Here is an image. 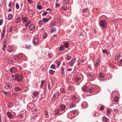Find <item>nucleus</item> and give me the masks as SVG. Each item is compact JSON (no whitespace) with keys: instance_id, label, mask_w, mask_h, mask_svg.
<instances>
[{"instance_id":"f257e3e1","label":"nucleus","mask_w":122,"mask_h":122,"mask_svg":"<svg viewBox=\"0 0 122 122\" xmlns=\"http://www.w3.org/2000/svg\"><path fill=\"white\" fill-rule=\"evenodd\" d=\"M83 89L85 92H88L90 93H93L94 92V88H90L87 86L83 87Z\"/></svg>"},{"instance_id":"f03ea898","label":"nucleus","mask_w":122,"mask_h":122,"mask_svg":"<svg viewBox=\"0 0 122 122\" xmlns=\"http://www.w3.org/2000/svg\"><path fill=\"white\" fill-rule=\"evenodd\" d=\"M99 25L104 28H105L107 26V22L106 21L104 20H101L99 23Z\"/></svg>"},{"instance_id":"7ed1b4c3","label":"nucleus","mask_w":122,"mask_h":122,"mask_svg":"<svg viewBox=\"0 0 122 122\" xmlns=\"http://www.w3.org/2000/svg\"><path fill=\"white\" fill-rule=\"evenodd\" d=\"M23 79L22 76L21 75H15V81L19 82L21 81Z\"/></svg>"},{"instance_id":"20e7f679","label":"nucleus","mask_w":122,"mask_h":122,"mask_svg":"<svg viewBox=\"0 0 122 122\" xmlns=\"http://www.w3.org/2000/svg\"><path fill=\"white\" fill-rule=\"evenodd\" d=\"M59 93L58 92H56L54 93L53 97L51 101V103L54 102L56 99H57L59 97Z\"/></svg>"},{"instance_id":"39448f33","label":"nucleus","mask_w":122,"mask_h":122,"mask_svg":"<svg viewBox=\"0 0 122 122\" xmlns=\"http://www.w3.org/2000/svg\"><path fill=\"white\" fill-rule=\"evenodd\" d=\"M78 97H77L76 95H73L72 97V100L75 101H76V103H78L79 101V99L78 98Z\"/></svg>"},{"instance_id":"423d86ee","label":"nucleus","mask_w":122,"mask_h":122,"mask_svg":"<svg viewBox=\"0 0 122 122\" xmlns=\"http://www.w3.org/2000/svg\"><path fill=\"white\" fill-rule=\"evenodd\" d=\"M12 87V84L10 83H9L5 85V88L7 89H9Z\"/></svg>"},{"instance_id":"0eeeda50","label":"nucleus","mask_w":122,"mask_h":122,"mask_svg":"<svg viewBox=\"0 0 122 122\" xmlns=\"http://www.w3.org/2000/svg\"><path fill=\"white\" fill-rule=\"evenodd\" d=\"M76 59L75 57H74L71 60L69 63V65L71 66H72L74 64L75 61L76 60Z\"/></svg>"},{"instance_id":"6e6552de","label":"nucleus","mask_w":122,"mask_h":122,"mask_svg":"<svg viewBox=\"0 0 122 122\" xmlns=\"http://www.w3.org/2000/svg\"><path fill=\"white\" fill-rule=\"evenodd\" d=\"M16 69L14 67H12L10 69V71L11 73H15L16 71Z\"/></svg>"},{"instance_id":"1a4fd4ad","label":"nucleus","mask_w":122,"mask_h":122,"mask_svg":"<svg viewBox=\"0 0 122 122\" xmlns=\"http://www.w3.org/2000/svg\"><path fill=\"white\" fill-rule=\"evenodd\" d=\"M100 61L99 60H97L94 62V66L96 67H97L100 64Z\"/></svg>"},{"instance_id":"9d476101","label":"nucleus","mask_w":122,"mask_h":122,"mask_svg":"<svg viewBox=\"0 0 122 122\" xmlns=\"http://www.w3.org/2000/svg\"><path fill=\"white\" fill-rule=\"evenodd\" d=\"M39 41V39L37 38H34L33 42V44H36Z\"/></svg>"},{"instance_id":"9b49d317","label":"nucleus","mask_w":122,"mask_h":122,"mask_svg":"<svg viewBox=\"0 0 122 122\" xmlns=\"http://www.w3.org/2000/svg\"><path fill=\"white\" fill-rule=\"evenodd\" d=\"M6 61L9 64L12 61V59L10 57L6 59Z\"/></svg>"},{"instance_id":"f8f14e48","label":"nucleus","mask_w":122,"mask_h":122,"mask_svg":"<svg viewBox=\"0 0 122 122\" xmlns=\"http://www.w3.org/2000/svg\"><path fill=\"white\" fill-rule=\"evenodd\" d=\"M7 115L8 117L10 119H11L13 117V115L9 112H8Z\"/></svg>"},{"instance_id":"ddd939ff","label":"nucleus","mask_w":122,"mask_h":122,"mask_svg":"<svg viewBox=\"0 0 122 122\" xmlns=\"http://www.w3.org/2000/svg\"><path fill=\"white\" fill-rule=\"evenodd\" d=\"M20 58V56L16 55L13 57V59L17 61L19 60Z\"/></svg>"},{"instance_id":"4468645a","label":"nucleus","mask_w":122,"mask_h":122,"mask_svg":"<svg viewBox=\"0 0 122 122\" xmlns=\"http://www.w3.org/2000/svg\"><path fill=\"white\" fill-rule=\"evenodd\" d=\"M35 27L33 24H31L29 26V29L31 30H34Z\"/></svg>"},{"instance_id":"2eb2a0df","label":"nucleus","mask_w":122,"mask_h":122,"mask_svg":"<svg viewBox=\"0 0 122 122\" xmlns=\"http://www.w3.org/2000/svg\"><path fill=\"white\" fill-rule=\"evenodd\" d=\"M28 19L26 17H24L22 18V21L24 22L27 23L28 22Z\"/></svg>"},{"instance_id":"dca6fc26","label":"nucleus","mask_w":122,"mask_h":122,"mask_svg":"<svg viewBox=\"0 0 122 122\" xmlns=\"http://www.w3.org/2000/svg\"><path fill=\"white\" fill-rule=\"evenodd\" d=\"M61 9L62 10L66 11L68 10V8L66 5H64L62 6L61 8Z\"/></svg>"},{"instance_id":"f3484780","label":"nucleus","mask_w":122,"mask_h":122,"mask_svg":"<svg viewBox=\"0 0 122 122\" xmlns=\"http://www.w3.org/2000/svg\"><path fill=\"white\" fill-rule=\"evenodd\" d=\"M83 106L84 107L83 108H85L87 107V103L86 102H84L82 103V106Z\"/></svg>"},{"instance_id":"a211bd4d","label":"nucleus","mask_w":122,"mask_h":122,"mask_svg":"<svg viewBox=\"0 0 122 122\" xmlns=\"http://www.w3.org/2000/svg\"><path fill=\"white\" fill-rule=\"evenodd\" d=\"M74 80L76 82H78L80 80V78L79 77L76 76L75 77Z\"/></svg>"},{"instance_id":"6ab92c4d","label":"nucleus","mask_w":122,"mask_h":122,"mask_svg":"<svg viewBox=\"0 0 122 122\" xmlns=\"http://www.w3.org/2000/svg\"><path fill=\"white\" fill-rule=\"evenodd\" d=\"M2 92L5 95H6L7 96H10V93H8L5 91H2Z\"/></svg>"},{"instance_id":"aec40b11","label":"nucleus","mask_w":122,"mask_h":122,"mask_svg":"<svg viewBox=\"0 0 122 122\" xmlns=\"http://www.w3.org/2000/svg\"><path fill=\"white\" fill-rule=\"evenodd\" d=\"M14 90L15 92L21 90L20 88L18 86H16L14 88Z\"/></svg>"},{"instance_id":"412c9836","label":"nucleus","mask_w":122,"mask_h":122,"mask_svg":"<svg viewBox=\"0 0 122 122\" xmlns=\"http://www.w3.org/2000/svg\"><path fill=\"white\" fill-rule=\"evenodd\" d=\"M7 50L9 52H13L12 49L10 46H9L7 48Z\"/></svg>"},{"instance_id":"4be33fe9","label":"nucleus","mask_w":122,"mask_h":122,"mask_svg":"<svg viewBox=\"0 0 122 122\" xmlns=\"http://www.w3.org/2000/svg\"><path fill=\"white\" fill-rule=\"evenodd\" d=\"M65 108L66 107L65 105H62L61 106L60 109L63 111H64Z\"/></svg>"},{"instance_id":"5701e85b","label":"nucleus","mask_w":122,"mask_h":122,"mask_svg":"<svg viewBox=\"0 0 122 122\" xmlns=\"http://www.w3.org/2000/svg\"><path fill=\"white\" fill-rule=\"evenodd\" d=\"M69 43L67 42H66L64 43V46L66 48H68L69 47Z\"/></svg>"},{"instance_id":"b1692460","label":"nucleus","mask_w":122,"mask_h":122,"mask_svg":"<svg viewBox=\"0 0 122 122\" xmlns=\"http://www.w3.org/2000/svg\"><path fill=\"white\" fill-rule=\"evenodd\" d=\"M61 74L63 77H64L65 76L64 70L63 67L62 68V69Z\"/></svg>"},{"instance_id":"393cba45","label":"nucleus","mask_w":122,"mask_h":122,"mask_svg":"<svg viewBox=\"0 0 122 122\" xmlns=\"http://www.w3.org/2000/svg\"><path fill=\"white\" fill-rule=\"evenodd\" d=\"M120 57V55L119 53L117 54L115 56V59L116 60H118L119 59Z\"/></svg>"},{"instance_id":"a878e982","label":"nucleus","mask_w":122,"mask_h":122,"mask_svg":"<svg viewBox=\"0 0 122 122\" xmlns=\"http://www.w3.org/2000/svg\"><path fill=\"white\" fill-rule=\"evenodd\" d=\"M104 76V74L102 72H101L99 75V76L101 79H102Z\"/></svg>"},{"instance_id":"bb28decb","label":"nucleus","mask_w":122,"mask_h":122,"mask_svg":"<svg viewBox=\"0 0 122 122\" xmlns=\"http://www.w3.org/2000/svg\"><path fill=\"white\" fill-rule=\"evenodd\" d=\"M21 21V19L20 18H17L15 21V23H18Z\"/></svg>"},{"instance_id":"cd10ccee","label":"nucleus","mask_w":122,"mask_h":122,"mask_svg":"<svg viewBox=\"0 0 122 122\" xmlns=\"http://www.w3.org/2000/svg\"><path fill=\"white\" fill-rule=\"evenodd\" d=\"M103 121L106 122H108V119L105 116H103L102 118Z\"/></svg>"},{"instance_id":"c85d7f7f","label":"nucleus","mask_w":122,"mask_h":122,"mask_svg":"<svg viewBox=\"0 0 122 122\" xmlns=\"http://www.w3.org/2000/svg\"><path fill=\"white\" fill-rule=\"evenodd\" d=\"M48 21V19L46 18H45L44 19H43L42 20V21H43V23L46 22H47Z\"/></svg>"},{"instance_id":"c756f323","label":"nucleus","mask_w":122,"mask_h":122,"mask_svg":"<svg viewBox=\"0 0 122 122\" xmlns=\"http://www.w3.org/2000/svg\"><path fill=\"white\" fill-rule=\"evenodd\" d=\"M76 106V105L75 104L71 103L70 104V108H73Z\"/></svg>"},{"instance_id":"7c9ffc66","label":"nucleus","mask_w":122,"mask_h":122,"mask_svg":"<svg viewBox=\"0 0 122 122\" xmlns=\"http://www.w3.org/2000/svg\"><path fill=\"white\" fill-rule=\"evenodd\" d=\"M60 91L61 92L64 94H65L66 92L65 89L63 88H61L60 89Z\"/></svg>"},{"instance_id":"2f4dec72","label":"nucleus","mask_w":122,"mask_h":122,"mask_svg":"<svg viewBox=\"0 0 122 122\" xmlns=\"http://www.w3.org/2000/svg\"><path fill=\"white\" fill-rule=\"evenodd\" d=\"M12 28L11 26H10L8 28V32H11L12 30Z\"/></svg>"},{"instance_id":"473e14b6","label":"nucleus","mask_w":122,"mask_h":122,"mask_svg":"<svg viewBox=\"0 0 122 122\" xmlns=\"http://www.w3.org/2000/svg\"><path fill=\"white\" fill-rule=\"evenodd\" d=\"M70 1L69 0H64L63 3L65 4H68Z\"/></svg>"},{"instance_id":"72a5a7b5","label":"nucleus","mask_w":122,"mask_h":122,"mask_svg":"<svg viewBox=\"0 0 122 122\" xmlns=\"http://www.w3.org/2000/svg\"><path fill=\"white\" fill-rule=\"evenodd\" d=\"M118 101V97L117 96L115 97L114 99V101L116 102H117Z\"/></svg>"},{"instance_id":"f704fd0d","label":"nucleus","mask_w":122,"mask_h":122,"mask_svg":"<svg viewBox=\"0 0 122 122\" xmlns=\"http://www.w3.org/2000/svg\"><path fill=\"white\" fill-rule=\"evenodd\" d=\"M55 63H56V64L57 65L56 66L58 68L61 64L60 62L59 61H56Z\"/></svg>"},{"instance_id":"c9c22d12","label":"nucleus","mask_w":122,"mask_h":122,"mask_svg":"<svg viewBox=\"0 0 122 122\" xmlns=\"http://www.w3.org/2000/svg\"><path fill=\"white\" fill-rule=\"evenodd\" d=\"M64 47L62 45L61 46H60V48L58 49L59 50H60L61 51H62L63 50Z\"/></svg>"},{"instance_id":"e433bc0d","label":"nucleus","mask_w":122,"mask_h":122,"mask_svg":"<svg viewBox=\"0 0 122 122\" xmlns=\"http://www.w3.org/2000/svg\"><path fill=\"white\" fill-rule=\"evenodd\" d=\"M55 72L51 69L49 71V73L51 75H52Z\"/></svg>"},{"instance_id":"4c0bfd02","label":"nucleus","mask_w":122,"mask_h":122,"mask_svg":"<svg viewBox=\"0 0 122 122\" xmlns=\"http://www.w3.org/2000/svg\"><path fill=\"white\" fill-rule=\"evenodd\" d=\"M12 17V15H8V19L9 20H11Z\"/></svg>"},{"instance_id":"58836bf2","label":"nucleus","mask_w":122,"mask_h":122,"mask_svg":"<svg viewBox=\"0 0 122 122\" xmlns=\"http://www.w3.org/2000/svg\"><path fill=\"white\" fill-rule=\"evenodd\" d=\"M38 94V92H34L33 95H34V96L36 97H37Z\"/></svg>"},{"instance_id":"ea45409f","label":"nucleus","mask_w":122,"mask_h":122,"mask_svg":"<svg viewBox=\"0 0 122 122\" xmlns=\"http://www.w3.org/2000/svg\"><path fill=\"white\" fill-rule=\"evenodd\" d=\"M113 110L114 112L116 113H118L119 112V111L116 108L113 109Z\"/></svg>"},{"instance_id":"a19ab883","label":"nucleus","mask_w":122,"mask_h":122,"mask_svg":"<svg viewBox=\"0 0 122 122\" xmlns=\"http://www.w3.org/2000/svg\"><path fill=\"white\" fill-rule=\"evenodd\" d=\"M71 113H72V114H74V116H73V117H75V116H76L77 115V114H76V112L75 111H73L71 112Z\"/></svg>"},{"instance_id":"79ce46f5","label":"nucleus","mask_w":122,"mask_h":122,"mask_svg":"<svg viewBox=\"0 0 122 122\" xmlns=\"http://www.w3.org/2000/svg\"><path fill=\"white\" fill-rule=\"evenodd\" d=\"M5 29L3 30V32H2L1 33V34L2 36H5Z\"/></svg>"},{"instance_id":"37998d69","label":"nucleus","mask_w":122,"mask_h":122,"mask_svg":"<svg viewBox=\"0 0 122 122\" xmlns=\"http://www.w3.org/2000/svg\"><path fill=\"white\" fill-rule=\"evenodd\" d=\"M107 51V50L106 49H105V50H103L102 51V52L104 54H108V52Z\"/></svg>"},{"instance_id":"c03bdc74","label":"nucleus","mask_w":122,"mask_h":122,"mask_svg":"<svg viewBox=\"0 0 122 122\" xmlns=\"http://www.w3.org/2000/svg\"><path fill=\"white\" fill-rule=\"evenodd\" d=\"M9 105H8V107L11 108L12 106V104L11 103L9 102Z\"/></svg>"},{"instance_id":"a18cd8bd","label":"nucleus","mask_w":122,"mask_h":122,"mask_svg":"<svg viewBox=\"0 0 122 122\" xmlns=\"http://www.w3.org/2000/svg\"><path fill=\"white\" fill-rule=\"evenodd\" d=\"M88 10V9L87 8H85L83 10V12L87 13Z\"/></svg>"},{"instance_id":"49530a36","label":"nucleus","mask_w":122,"mask_h":122,"mask_svg":"<svg viewBox=\"0 0 122 122\" xmlns=\"http://www.w3.org/2000/svg\"><path fill=\"white\" fill-rule=\"evenodd\" d=\"M50 67L51 68L54 69H56V67H55V65L54 64H52L51 66Z\"/></svg>"},{"instance_id":"de8ad7c7","label":"nucleus","mask_w":122,"mask_h":122,"mask_svg":"<svg viewBox=\"0 0 122 122\" xmlns=\"http://www.w3.org/2000/svg\"><path fill=\"white\" fill-rule=\"evenodd\" d=\"M37 8L39 10H40L42 8V7L41 5H39L37 6Z\"/></svg>"},{"instance_id":"09e8293b","label":"nucleus","mask_w":122,"mask_h":122,"mask_svg":"<svg viewBox=\"0 0 122 122\" xmlns=\"http://www.w3.org/2000/svg\"><path fill=\"white\" fill-rule=\"evenodd\" d=\"M56 30V29L54 28H53L51 30L50 32L52 33L55 31Z\"/></svg>"},{"instance_id":"8fccbe9b","label":"nucleus","mask_w":122,"mask_h":122,"mask_svg":"<svg viewBox=\"0 0 122 122\" xmlns=\"http://www.w3.org/2000/svg\"><path fill=\"white\" fill-rule=\"evenodd\" d=\"M100 109L101 110H103L104 109V106H101L100 108Z\"/></svg>"},{"instance_id":"3c124183","label":"nucleus","mask_w":122,"mask_h":122,"mask_svg":"<svg viewBox=\"0 0 122 122\" xmlns=\"http://www.w3.org/2000/svg\"><path fill=\"white\" fill-rule=\"evenodd\" d=\"M45 83V81H44L42 80V81H41V86H42L44 85V84Z\"/></svg>"},{"instance_id":"603ef678","label":"nucleus","mask_w":122,"mask_h":122,"mask_svg":"<svg viewBox=\"0 0 122 122\" xmlns=\"http://www.w3.org/2000/svg\"><path fill=\"white\" fill-rule=\"evenodd\" d=\"M47 12H44L42 14V15L43 16L46 15L47 14Z\"/></svg>"},{"instance_id":"864d4df0","label":"nucleus","mask_w":122,"mask_h":122,"mask_svg":"<svg viewBox=\"0 0 122 122\" xmlns=\"http://www.w3.org/2000/svg\"><path fill=\"white\" fill-rule=\"evenodd\" d=\"M19 5L18 3H17L16 5V8L18 9L19 8Z\"/></svg>"},{"instance_id":"5fc2aeb1","label":"nucleus","mask_w":122,"mask_h":122,"mask_svg":"<svg viewBox=\"0 0 122 122\" xmlns=\"http://www.w3.org/2000/svg\"><path fill=\"white\" fill-rule=\"evenodd\" d=\"M87 76H90L91 78L93 77V74H88Z\"/></svg>"},{"instance_id":"6e6d98bb","label":"nucleus","mask_w":122,"mask_h":122,"mask_svg":"<svg viewBox=\"0 0 122 122\" xmlns=\"http://www.w3.org/2000/svg\"><path fill=\"white\" fill-rule=\"evenodd\" d=\"M107 114H110L111 112V111L110 110H109L108 109H107Z\"/></svg>"},{"instance_id":"4d7b16f0","label":"nucleus","mask_w":122,"mask_h":122,"mask_svg":"<svg viewBox=\"0 0 122 122\" xmlns=\"http://www.w3.org/2000/svg\"><path fill=\"white\" fill-rule=\"evenodd\" d=\"M58 111L59 114L63 113L64 112H62V111L60 109L58 110Z\"/></svg>"},{"instance_id":"13d9d810","label":"nucleus","mask_w":122,"mask_h":122,"mask_svg":"<svg viewBox=\"0 0 122 122\" xmlns=\"http://www.w3.org/2000/svg\"><path fill=\"white\" fill-rule=\"evenodd\" d=\"M31 47L30 45L29 46H26L25 47V48L27 49H30V48Z\"/></svg>"},{"instance_id":"bf43d9fd","label":"nucleus","mask_w":122,"mask_h":122,"mask_svg":"<svg viewBox=\"0 0 122 122\" xmlns=\"http://www.w3.org/2000/svg\"><path fill=\"white\" fill-rule=\"evenodd\" d=\"M93 116L94 117H95V116H96L97 117H98L99 116L98 115V114L97 113H95V114H94L93 115Z\"/></svg>"},{"instance_id":"052dcab7","label":"nucleus","mask_w":122,"mask_h":122,"mask_svg":"<svg viewBox=\"0 0 122 122\" xmlns=\"http://www.w3.org/2000/svg\"><path fill=\"white\" fill-rule=\"evenodd\" d=\"M3 22V20L2 19H1L0 20V25H2Z\"/></svg>"},{"instance_id":"680f3d73","label":"nucleus","mask_w":122,"mask_h":122,"mask_svg":"<svg viewBox=\"0 0 122 122\" xmlns=\"http://www.w3.org/2000/svg\"><path fill=\"white\" fill-rule=\"evenodd\" d=\"M37 117V116L36 115H35L33 117V118L34 119V120H35L36 119Z\"/></svg>"},{"instance_id":"e2e57ef3","label":"nucleus","mask_w":122,"mask_h":122,"mask_svg":"<svg viewBox=\"0 0 122 122\" xmlns=\"http://www.w3.org/2000/svg\"><path fill=\"white\" fill-rule=\"evenodd\" d=\"M45 116H48V112L46 111H45Z\"/></svg>"},{"instance_id":"0e129e2a","label":"nucleus","mask_w":122,"mask_h":122,"mask_svg":"<svg viewBox=\"0 0 122 122\" xmlns=\"http://www.w3.org/2000/svg\"><path fill=\"white\" fill-rule=\"evenodd\" d=\"M51 55H52V54L51 53H49L48 54V55L49 56V58H51Z\"/></svg>"},{"instance_id":"69168bd1","label":"nucleus","mask_w":122,"mask_h":122,"mask_svg":"<svg viewBox=\"0 0 122 122\" xmlns=\"http://www.w3.org/2000/svg\"><path fill=\"white\" fill-rule=\"evenodd\" d=\"M60 6V4L59 3H56V7H59Z\"/></svg>"},{"instance_id":"338daca9","label":"nucleus","mask_w":122,"mask_h":122,"mask_svg":"<svg viewBox=\"0 0 122 122\" xmlns=\"http://www.w3.org/2000/svg\"><path fill=\"white\" fill-rule=\"evenodd\" d=\"M47 11H50V12H52V10L50 8H48L46 10Z\"/></svg>"},{"instance_id":"774afa93","label":"nucleus","mask_w":122,"mask_h":122,"mask_svg":"<svg viewBox=\"0 0 122 122\" xmlns=\"http://www.w3.org/2000/svg\"><path fill=\"white\" fill-rule=\"evenodd\" d=\"M56 22L55 21L53 23L52 25H53V26H52V27H53L54 26H55L56 25Z\"/></svg>"}]
</instances>
